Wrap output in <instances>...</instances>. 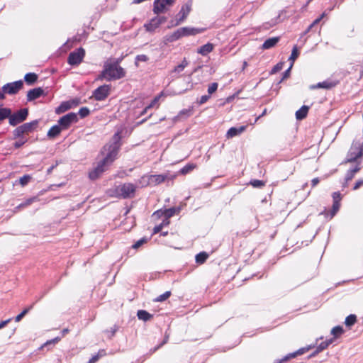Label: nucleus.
I'll return each mask as SVG.
<instances>
[{
    "instance_id": "f257e3e1",
    "label": "nucleus",
    "mask_w": 363,
    "mask_h": 363,
    "mask_svg": "<svg viewBox=\"0 0 363 363\" xmlns=\"http://www.w3.org/2000/svg\"><path fill=\"white\" fill-rule=\"evenodd\" d=\"M125 69L121 66H116L108 61L104 65V69L98 77V79H106V81L117 80L124 77Z\"/></svg>"
},
{
    "instance_id": "f03ea898",
    "label": "nucleus",
    "mask_w": 363,
    "mask_h": 363,
    "mask_svg": "<svg viewBox=\"0 0 363 363\" xmlns=\"http://www.w3.org/2000/svg\"><path fill=\"white\" fill-rule=\"evenodd\" d=\"M121 139L120 133L117 132L113 136V143L104 146V150H107V153L103 159L104 162L110 165L116 160L121 146Z\"/></svg>"
},
{
    "instance_id": "7ed1b4c3",
    "label": "nucleus",
    "mask_w": 363,
    "mask_h": 363,
    "mask_svg": "<svg viewBox=\"0 0 363 363\" xmlns=\"http://www.w3.org/2000/svg\"><path fill=\"white\" fill-rule=\"evenodd\" d=\"M135 189L136 187L133 184L125 183L109 189L108 194L111 196L128 199L134 196Z\"/></svg>"
},
{
    "instance_id": "20e7f679",
    "label": "nucleus",
    "mask_w": 363,
    "mask_h": 363,
    "mask_svg": "<svg viewBox=\"0 0 363 363\" xmlns=\"http://www.w3.org/2000/svg\"><path fill=\"white\" fill-rule=\"evenodd\" d=\"M206 29L192 27H182L169 35H167L164 38L168 42H174L182 37L196 35L203 33Z\"/></svg>"
},
{
    "instance_id": "39448f33",
    "label": "nucleus",
    "mask_w": 363,
    "mask_h": 363,
    "mask_svg": "<svg viewBox=\"0 0 363 363\" xmlns=\"http://www.w3.org/2000/svg\"><path fill=\"white\" fill-rule=\"evenodd\" d=\"M363 157V143L360 140L354 141L342 163L359 162V159Z\"/></svg>"
},
{
    "instance_id": "423d86ee",
    "label": "nucleus",
    "mask_w": 363,
    "mask_h": 363,
    "mask_svg": "<svg viewBox=\"0 0 363 363\" xmlns=\"http://www.w3.org/2000/svg\"><path fill=\"white\" fill-rule=\"evenodd\" d=\"M28 116V109L27 108H21L13 113L11 112L9 121V125L13 127L16 126L26 121Z\"/></svg>"
},
{
    "instance_id": "0eeeda50",
    "label": "nucleus",
    "mask_w": 363,
    "mask_h": 363,
    "mask_svg": "<svg viewBox=\"0 0 363 363\" xmlns=\"http://www.w3.org/2000/svg\"><path fill=\"white\" fill-rule=\"evenodd\" d=\"M111 84H104L96 89L92 93V97L98 101L105 100L110 94Z\"/></svg>"
},
{
    "instance_id": "6e6552de",
    "label": "nucleus",
    "mask_w": 363,
    "mask_h": 363,
    "mask_svg": "<svg viewBox=\"0 0 363 363\" xmlns=\"http://www.w3.org/2000/svg\"><path fill=\"white\" fill-rule=\"evenodd\" d=\"M85 50L82 48H79L69 53L67 62L72 66L78 65L83 60Z\"/></svg>"
},
{
    "instance_id": "1a4fd4ad",
    "label": "nucleus",
    "mask_w": 363,
    "mask_h": 363,
    "mask_svg": "<svg viewBox=\"0 0 363 363\" xmlns=\"http://www.w3.org/2000/svg\"><path fill=\"white\" fill-rule=\"evenodd\" d=\"M78 121L77 113L70 112L58 120V123L62 130H67L72 123Z\"/></svg>"
},
{
    "instance_id": "9d476101",
    "label": "nucleus",
    "mask_w": 363,
    "mask_h": 363,
    "mask_svg": "<svg viewBox=\"0 0 363 363\" xmlns=\"http://www.w3.org/2000/svg\"><path fill=\"white\" fill-rule=\"evenodd\" d=\"M23 86V82L22 80H18L13 82H10L4 84L3 87V91L4 94L9 95L16 94Z\"/></svg>"
},
{
    "instance_id": "9b49d317",
    "label": "nucleus",
    "mask_w": 363,
    "mask_h": 363,
    "mask_svg": "<svg viewBox=\"0 0 363 363\" xmlns=\"http://www.w3.org/2000/svg\"><path fill=\"white\" fill-rule=\"evenodd\" d=\"M174 3V0H155L153 4V12L159 14L167 10Z\"/></svg>"
},
{
    "instance_id": "f8f14e48",
    "label": "nucleus",
    "mask_w": 363,
    "mask_h": 363,
    "mask_svg": "<svg viewBox=\"0 0 363 363\" xmlns=\"http://www.w3.org/2000/svg\"><path fill=\"white\" fill-rule=\"evenodd\" d=\"M109 164H106V162H104L103 160H101L97 166L89 172V178L91 180L96 179L106 170V167Z\"/></svg>"
},
{
    "instance_id": "ddd939ff",
    "label": "nucleus",
    "mask_w": 363,
    "mask_h": 363,
    "mask_svg": "<svg viewBox=\"0 0 363 363\" xmlns=\"http://www.w3.org/2000/svg\"><path fill=\"white\" fill-rule=\"evenodd\" d=\"M191 11V5L186 4L182 6L179 13H178L179 18L177 19L175 26H178L182 23L187 17Z\"/></svg>"
},
{
    "instance_id": "4468645a",
    "label": "nucleus",
    "mask_w": 363,
    "mask_h": 363,
    "mask_svg": "<svg viewBox=\"0 0 363 363\" xmlns=\"http://www.w3.org/2000/svg\"><path fill=\"white\" fill-rule=\"evenodd\" d=\"M44 93L41 87H36L29 90L27 93V101H32L40 98Z\"/></svg>"
},
{
    "instance_id": "2eb2a0df",
    "label": "nucleus",
    "mask_w": 363,
    "mask_h": 363,
    "mask_svg": "<svg viewBox=\"0 0 363 363\" xmlns=\"http://www.w3.org/2000/svg\"><path fill=\"white\" fill-rule=\"evenodd\" d=\"M246 125H241L239 127H231L227 131L226 137L227 138H233L235 136H238L246 130Z\"/></svg>"
},
{
    "instance_id": "dca6fc26",
    "label": "nucleus",
    "mask_w": 363,
    "mask_h": 363,
    "mask_svg": "<svg viewBox=\"0 0 363 363\" xmlns=\"http://www.w3.org/2000/svg\"><path fill=\"white\" fill-rule=\"evenodd\" d=\"M72 104L77 105L78 104L77 100H72V101H63L60 104V105L56 108L55 112L57 114L64 113L68 110H69L72 107Z\"/></svg>"
},
{
    "instance_id": "f3484780",
    "label": "nucleus",
    "mask_w": 363,
    "mask_h": 363,
    "mask_svg": "<svg viewBox=\"0 0 363 363\" xmlns=\"http://www.w3.org/2000/svg\"><path fill=\"white\" fill-rule=\"evenodd\" d=\"M336 82H332V81H323L322 82H318L316 84L311 85L310 86L311 89H330L336 85Z\"/></svg>"
},
{
    "instance_id": "a211bd4d",
    "label": "nucleus",
    "mask_w": 363,
    "mask_h": 363,
    "mask_svg": "<svg viewBox=\"0 0 363 363\" xmlns=\"http://www.w3.org/2000/svg\"><path fill=\"white\" fill-rule=\"evenodd\" d=\"M279 40H280L279 37L269 38L264 42L262 48L264 50L270 49V48L274 47L277 44V43L279 41Z\"/></svg>"
},
{
    "instance_id": "6ab92c4d",
    "label": "nucleus",
    "mask_w": 363,
    "mask_h": 363,
    "mask_svg": "<svg viewBox=\"0 0 363 363\" xmlns=\"http://www.w3.org/2000/svg\"><path fill=\"white\" fill-rule=\"evenodd\" d=\"M38 125V121L34 120L33 121L23 123V125H21V127L25 133H28L33 131L37 128Z\"/></svg>"
},
{
    "instance_id": "aec40b11",
    "label": "nucleus",
    "mask_w": 363,
    "mask_h": 363,
    "mask_svg": "<svg viewBox=\"0 0 363 363\" xmlns=\"http://www.w3.org/2000/svg\"><path fill=\"white\" fill-rule=\"evenodd\" d=\"M62 130H63L61 128V126L59 125V123L57 125H54L48 130V132L47 133V136L49 138H55V137H57V135H60V133L62 132Z\"/></svg>"
},
{
    "instance_id": "412c9836",
    "label": "nucleus",
    "mask_w": 363,
    "mask_h": 363,
    "mask_svg": "<svg viewBox=\"0 0 363 363\" xmlns=\"http://www.w3.org/2000/svg\"><path fill=\"white\" fill-rule=\"evenodd\" d=\"M38 200V199L36 196H33V197L29 198V199H26L25 201L21 203L16 207H15L13 211L15 213H16L18 211H20L21 209L24 208L31 205L33 202L37 201Z\"/></svg>"
},
{
    "instance_id": "4be33fe9",
    "label": "nucleus",
    "mask_w": 363,
    "mask_h": 363,
    "mask_svg": "<svg viewBox=\"0 0 363 363\" xmlns=\"http://www.w3.org/2000/svg\"><path fill=\"white\" fill-rule=\"evenodd\" d=\"M303 352H304V350L300 349V350H297L296 352L286 354V356H284L283 358H281L280 359L275 360L274 363H283L284 362L288 361L289 359H290L291 358L296 357L298 354H302Z\"/></svg>"
},
{
    "instance_id": "5701e85b",
    "label": "nucleus",
    "mask_w": 363,
    "mask_h": 363,
    "mask_svg": "<svg viewBox=\"0 0 363 363\" xmlns=\"http://www.w3.org/2000/svg\"><path fill=\"white\" fill-rule=\"evenodd\" d=\"M213 50V45L212 43H208L202 46H201L197 52L203 56L207 55L208 53L212 52Z\"/></svg>"
},
{
    "instance_id": "b1692460",
    "label": "nucleus",
    "mask_w": 363,
    "mask_h": 363,
    "mask_svg": "<svg viewBox=\"0 0 363 363\" xmlns=\"http://www.w3.org/2000/svg\"><path fill=\"white\" fill-rule=\"evenodd\" d=\"M360 162H358V164H356V166L353 168L350 169L345 175V180H346V182H348L349 181L352 180L354 177V174L358 172L360 169Z\"/></svg>"
},
{
    "instance_id": "393cba45",
    "label": "nucleus",
    "mask_w": 363,
    "mask_h": 363,
    "mask_svg": "<svg viewBox=\"0 0 363 363\" xmlns=\"http://www.w3.org/2000/svg\"><path fill=\"white\" fill-rule=\"evenodd\" d=\"M167 178V174H155L150 177V182L155 184H159L164 182Z\"/></svg>"
},
{
    "instance_id": "a878e982",
    "label": "nucleus",
    "mask_w": 363,
    "mask_h": 363,
    "mask_svg": "<svg viewBox=\"0 0 363 363\" xmlns=\"http://www.w3.org/2000/svg\"><path fill=\"white\" fill-rule=\"evenodd\" d=\"M158 21H159L156 19L155 17L152 18L148 23L145 24V28L146 30L148 32H153L156 28H157L160 26Z\"/></svg>"
},
{
    "instance_id": "bb28decb",
    "label": "nucleus",
    "mask_w": 363,
    "mask_h": 363,
    "mask_svg": "<svg viewBox=\"0 0 363 363\" xmlns=\"http://www.w3.org/2000/svg\"><path fill=\"white\" fill-rule=\"evenodd\" d=\"M11 109L7 107L0 106V121H3L8 118L9 120L11 116Z\"/></svg>"
},
{
    "instance_id": "cd10ccee",
    "label": "nucleus",
    "mask_w": 363,
    "mask_h": 363,
    "mask_svg": "<svg viewBox=\"0 0 363 363\" xmlns=\"http://www.w3.org/2000/svg\"><path fill=\"white\" fill-rule=\"evenodd\" d=\"M181 211V207H172L164 211L163 215L166 218L172 217L174 214L179 213Z\"/></svg>"
},
{
    "instance_id": "c85d7f7f",
    "label": "nucleus",
    "mask_w": 363,
    "mask_h": 363,
    "mask_svg": "<svg viewBox=\"0 0 363 363\" xmlns=\"http://www.w3.org/2000/svg\"><path fill=\"white\" fill-rule=\"evenodd\" d=\"M308 106H303L300 109H298L296 112V118L297 120H302L304 118L306 117L308 111Z\"/></svg>"
},
{
    "instance_id": "c756f323",
    "label": "nucleus",
    "mask_w": 363,
    "mask_h": 363,
    "mask_svg": "<svg viewBox=\"0 0 363 363\" xmlns=\"http://www.w3.org/2000/svg\"><path fill=\"white\" fill-rule=\"evenodd\" d=\"M38 79V75L33 72L27 73L24 77L25 82L29 84H33Z\"/></svg>"
},
{
    "instance_id": "7c9ffc66",
    "label": "nucleus",
    "mask_w": 363,
    "mask_h": 363,
    "mask_svg": "<svg viewBox=\"0 0 363 363\" xmlns=\"http://www.w3.org/2000/svg\"><path fill=\"white\" fill-rule=\"evenodd\" d=\"M137 316L140 320L147 321L152 317V315L145 310H139L137 312Z\"/></svg>"
},
{
    "instance_id": "2f4dec72",
    "label": "nucleus",
    "mask_w": 363,
    "mask_h": 363,
    "mask_svg": "<svg viewBox=\"0 0 363 363\" xmlns=\"http://www.w3.org/2000/svg\"><path fill=\"white\" fill-rule=\"evenodd\" d=\"M187 60L184 58L182 62L177 66H176L174 69L172 70V73H177L179 74L181 73L188 65Z\"/></svg>"
},
{
    "instance_id": "473e14b6",
    "label": "nucleus",
    "mask_w": 363,
    "mask_h": 363,
    "mask_svg": "<svg viewBox=\"0 0 363 363\" xmlns=\"http://www.w3.org/2000/svg\"><path fill=\"white\" fill-rule=\"evenodd\" d=\"M208 255L206 252H201L196 255V262L198 264H203L208 259Z\"/></svg>"
},
{
    "instance_id": "72a5a7b5",
    "label": "nucleus",
    "mask_w": 363,
    "mask_h": 363,
    "mask_svg": "<svg viewBox=\"0 0 363 363\" xmlns=\"http://www.w3.org/2000/svg\"><path fill=\"white\" fill-rule=\"evenodd\" d=\"M357 321V316L354 314H350L348 316L346 317L345 320V324L347 327L350 328Z\"/></svg>"
},
{
    "instance_id": "f704fd0d",
    "label": "nucleus",
    "mask_w": 363,
    "mask_h": 363,
    "mask_svg": "<svg viewBox=\"0 0 363 363\" xmlns=\"http://www.w3.org/2000/svg\"><path fill=\"white\" fill-rule=\"evenodd\" d=\"M195 168H196V164H192V163H189V164H187L186 165H185L184 167H183L179 170V172L182 174H188L189 172H190L191 171H192Z\"/></svg>"
},
{
    "instance_id": "c9c22d12",
    "label": "nucleus",
    "mask_w": 363,
    "mask_h": 363,
    "mask_svg": "<svg viewBox=\"0 0 363 363\" xmlns=\"http://www.w3.org/2000/svg\"><path fill=\"white\" fill-rule=\"evenodd\" d=\"M33 304L30 305L28 308H25L20 314H18L16 318V322H19L28 312L30 310L33 308Z\"/></svg>"
},
{
    "instance_id": "e433bc0d",
    "label": "nucleus",
    "mask_w": 363,
    "mask_h": 363,
    "mask_svg": "<svg viewBox=\"0 0 363 363\" xmlns=\"http://www.w3.org/2000/svg\"><path fill=\"white\" fill-rule=\"evenodd\" d=\"M13 134L14 136V138H24L23 136V134H25L21 125L18 126L13 131Z\"/></svg>"
},
{
    "instance_id": "4c0bfd02",
    "label": "nucleus",
    "mask_w": 363,
    "mask_h": 363,
    "mask_svg": "<svg viewBox=\"0 0 363 363\" xmlns=\"http://www.w3.org/2000/svg\"><path fill=\"white\" fill-rule=\"evenodd\" d=\"M298 55H299V52L298 50V48L296 45H295L292 49L291 54L290 57H289V60L294 63V62L298 57Z\"/></svg>"
},
{
    "instance_id": "58836bf2",
    "label": "nucleus",
    "mask_w": 363,
    "mask_h": 363,
    "mask_svg": "<svg viewBox=\"0 0 363 363\" xmlns=\"http://www.w3.org/2000/svg\"><path fill=\"white\" fill-rule=\"evenodd\" d=\"M171 296V291H167L155 298V301L162 302L167 300Z\"/></svg>"
},
{
    "instance_id": "ea45409f",
    "label": "nucleus",
    "mask_w": 363,
    "mask_h": 363,
    "mask_svg": "<svg viewBox=\"0 0 363 363\" xmlns=\"http://www.w3.org/2000/svg\"><path fill=\"white\" fill-rule=\"evenodd\" d=\"M344 332V330L342 326L337 325L331 330V334L334 335V337H338Z\"/></svg>"
},
{
    "instance_id": "a19ab883",
    "label": "nucleus",
    "mask_w": 363,
    "mask_h": 363,
    "mask_svg": "<svg viewBox=\"0 0 363 363\" xmlns=\"http://www.w3.org/2000/svg\"><path fill=\"white\" fill-rule=\"evenodd\" d=\"M147 242V238H142L132 245V248L134 250H138V248H140L143 245H144Z\"/></svg>"
},
{
    "instance_id": "79ce46f5",
    "label": "nucleus",
    "mask_w": 363,
    "mask_h": 363,
    "mask_svg": "<svg viewBox=\"0 0 363 363\" xmlns=\"http://www.w3.org/2000/svg\"><path fill=\"white\" fill-rule=\"evenodd\" d=\"M340 203L333 202V204L332 206V210L330 211V219L332 218H333L334 216L337 213V212L338 211V210L340 208Z\"/></svg>"
},
{
    "instance_id": "37998d69",
    "label": "nucleus",
    "mask_w": 363,
    "mask_h": 363,
    "mask_svg": "<svg viewBox=\"0 0 363 363\" xmlns=\"http://www.w3.org/2000/svg\"><path fill=\"white\" fill-rule=\"evenodd\" d=\"M148 59L149 58L146 55H138L135 57V64L137 67H138L139 62H147Z\"/></svg>"
},
{
    "instance_id": "c03bdc74",
    "label": "nucleus",
    "mask_w": 363,
    "mask_h": 363,
    "mask_svg": "<svg viewBox=\"0 0 363 363\" xmlns=\"http://www.w3.org/2000/svg\"><path fill=\"white\" fill-rule=\"evenodd\" d=\"M28 140L24 138H19L18 140L16 141L13 143V147L15 149H18L21 147Z\"/></svg>"
},
{
    "instance_id": "a18cd8bd",
    "label": "nucleus",
    "mask_w": 363,
    "mask_h": 363,
    "mask_svg": "<svg viewBox=\"0 0 363 363\" xmlns=\"http://www.w3.org/2000/svg\"><path fill=\"white\" fill-rule=\"evenodd\" d=\"M89 113L90 111L87 107H82L79 111V115L82 118L86 117Z\"/></svg>"
},
{
    "instance_id": "49530a36",
    "label": "nucleus",
    "mask_w": 363,
    "mask_h": 363,
    "mask_svg": "<svg viewBox=\"0 0 363 363\" xmlns=\"http://www.w3.org/2000/svg\"><path fill=\"white\" fill-rule=\"evenodd\" d=\"M218 84L216 82H213L208 86V93L209 95L213 94L218 89Z\"/></svg>"
},
{
    "instance_id": "de8ad7c7",
    "label": "nucleus",
    "mask_w": 363,
    "mask_h": 363,
    "mask_svg": "<svg viewBox=\"0 0 363 363\" xmlns=\"http://www.w3.org/2000/svg\"><path fill=\"white\" fill-rule=\"evenodd\" d=\"M118 330V327L116 325H114L113 327L111 328L109 330H106V333H108V337L109 338L113 337Z\"/></svg>"
},
{
    "instance_id": "09e8293b",
    "label": "nucleus",
    "mask_w": 363,
    "mask_h": 363,
    "mask_svg": "<svg viewBox=\"0 0 363 363\" xmlns=\"http://www.w3.org/2000/svg\"><path fill=\"white\" fill-rule=\"evenodd\" d=\"M61 340V337H56L52 340H48L45 343H44L43 345H42L41 348H43V347H46V346H48L50 345H54V344H56L60 340Z\"/></svg>"
},
{
    "instance_id": "8fccbe9b",
    "label": "nucleus",
    "mask_w": 363,
    "mask_h": 363,
    "mask_svg": "<svg viewBox=\"0 0 363 363\" xmlns=\"http://www.w3.org/2000/svg\"><path fill=\"white\" fill-rule=\"evenodd\" d=\"M284 63L283 62H279L277 63L271 70L270 74H274L277 73V72L280 71L283 68Z\"/></svg>"
},
{
    "instance_id": "3c124183",
    "label": "nucleus",
    "mask_w": 363,
    "mask_h": 363,
    "mask_svg": "<svg viewBox=\"0 0 363 363\" xmlns=\"http://www.w3.org/2000/svg\"><path fill=\"white\" fill-rule=\"evenodd\" d=\"M30 178L31 177L29 175H24L20 178L19 183L23 186L29 182Z\"/></svg>"
},
{
    "instance_id": "603ef678",
    "label": "nucleus",
    "mask_w": 363,
    "mask_h": 363,
    "mask_svg": "<svg viewBox=\"0 0 363 363\" xmlns=\"http://www.w3.org/2000/svg\"><path fill=\"white\" fill-rule=\"evenodd\" d=\"M250 184L252 186L256 188H259L261 186H263L264 185V182L262 180L258 179H254L250 182Z\"/></svg>"
},
{
    "instance_id": "864d4df0",
    "label": "nucleus",
    "mask_w": 363,
    "mask_h": 363,
    "mask_svg": "<svg viewBox=\"0 0 363 363\" xmlns=\"http://www.w3.org/2000/svg\"><path fill=\"white\" fill-rule=\"evenodd\" d=\"M325 16V13H323L318 18H316L313 22V23L308 27V30H307V32L313 27L315 25L318 24L323 18V17Z\"/></svg>"
},
{
    "instance_id": "5fc2aeb1",
    "label": "nucleus",
    "mask_w": 363,
    "mask_h": 363,
    "mask_svg": "<svg viewBox=\"0 0 363 363\" xmlns=\"http://www.w3.org/2000/svg\"><path fill=\"white\" fill-rule=\"evenodd\" d=\"M292 66H293V62H291L290 67L286 71H284V72L283 73V77L281 79V80L279 81V82H281L284 79H285L289 77L291 69Z\"/></svg>"
},
{
    "instance_id": "6e6d98bb",
    "label": "nucleus",
    "mask_w": 363,
    "mask_h": 363,
    "mask_svg": "<svg viewBox=\"0 0 363 363\" xmlns=\"http://www.w3.org/2000/svg\"><path fill=\"white\" fill-rule=\"evenodd\" d=\"M333 202L340 203V201L341 200L340 193L339 191L334 192L333 194Z\"/></svg>"
},
{
    "instance_id": "4d7b16f0",
    "label": "nucleus",
    "mask_w": 363,
    "mask_h": 363,
    "mask_svg": "<svg viewBox=\"0 0 363 363\" xmlns=\"http://www.w3.org/2000/svg\"><path fill=\"white\" fill-rule=\"evenodd\" d=\"M328 347L327 346V343H325L324 342H322L318 347H317V349H316V352H320L321 351H323V350L326 349Z\"/></svg>"
},
{
    "instance_id": "13d9d810",
    "label": "nucleus",
    "mask_w": 363,
    "mask_h": 363,
    "mask_svg": "<svg viewBox=\"0 0 363 363\" xmlns=\"http://www.w3.org/2000/svg\"><path fill=\"white\" fill-rule=\"evenodd\" d=\"M191 114V110L190 109H183L179 113V116H186V117L189 116Z\"/></svg>"
},
{
    "instance_id": "bf43d9fd",
    "label": "nucleus",
    "mask_w": 363,
    "mask_h": 363,
    "mask_svg": "<svg viewBox=\"0 0 363 363\" xmlns=\"http://www.w3.org/2000/svg\"><path fill=\"white\" fill-rule=\"evenodd\" d=\"M159 99H160L159 96L155 97L154 99L150 102V104L148 106H147V108H152L155 104H157Z\"/></svg>"
},
{
    "instance_id": "052dcab7",
    "label": "nucleus",
    "mask_w": 363,
    "mask_h": 363,
    "mask_svg": "<svg viewBox=\"0 0 363 363\" xmlns=\"http://www.w3.org/2000/svg\"><path fill=\"white\" fill-rule=\"evenodd\" d=\"M123 60V57H119V58H117V59H113V60H111V61H108L109 62H111V64L114 65H116V66H120V63L121 62V61Z\"/></svg>"
},
{
    "instance_id": "680f3d73",
    "label": "nucleus",
    "mask_w": 363,
    "mask_h": 363,
    "mask_svg": "<svg viewBox=\"0 0 363 363\" xmlns=\"http://www.w3.org/2000/svg\"><path fill=\"white\" fill-rule=\"evenodd\" d=\"M363 185V179H359L354 184V186H353V190L358 189L361 186Z\"/></svg>"
},
{
    "instance_id": "e2e57ef3",
    "label": "nucleus",
    "mask_w": 363,
    "mask_h": 363,
    "mask_svg": "<svg viewBox=\"0 0 363 363\" xmlns=\"http://www.w3.org/2000/svg\"><path fill=\"white\" fill-rule=\"evenodd\" d=\"M210 98V95H203L200 98L199 104H205Z\"/></svg>"
},
{
    "instance_id": "0e129e2a",
    "label": "nucleus",
    "mask_w": 363,
    "mask_h": 363,
    "mask_svg": "<svg viewBox=\"0 0 363 363\" xmlns=\"http://www.w3.org/2000/svg\"><path fill=\"white\" fill-rule=\"evenodd\" d=\"M162 228H163V225L162 224H160V225H156L153 228V234H157V233H160L162 230Z\"/></svg>"
},
{
    "instance_id": "69168bd1",
    "label": "nucleus",
    "mask_w": 363,
    "mask_h": 363,
    "mask_svg": "<svg viewBox=\"0 0 363 363\" xmlns=\"http://www.w3.org/2000/svg\"><path fill=\"white\" fill-rule=\"evenodd\" d=\"M155 18L159 21L158 23L160 26L167 21V18L164 16H160V17H155Z\"/></svg>"
},
{
    "instance_id": "338daca9",
    "label": "nucleus",
    "mask_w": 363,
    "mask_h": 363,
    "mask_svg": "<svg viewBox=\"0 0 363 363\" xmlns=\"http://www.w3.org/2000/svg\"><path fill=\"white\" fill-rule=\"evenodd\" d=\"M320 182L319 178L316 177L311 180L312 187H315Z\"/></svg>"
},
{
    "instance_id": "774afa93",
    "label": "nucleus",
    "mask_w": 363,
    "mask_h": 363,
    "mask_svg": "<svg viewBox=\"0 0 363 363\" xmlns=\"http://www.w3.org/2000/svg\"><path fill=\"white\" fill-rule=\"evenodd\" d=\"M99 359V356L95 354L89 360L88 363H96Z\"/></svg>"
}]
</instances>
